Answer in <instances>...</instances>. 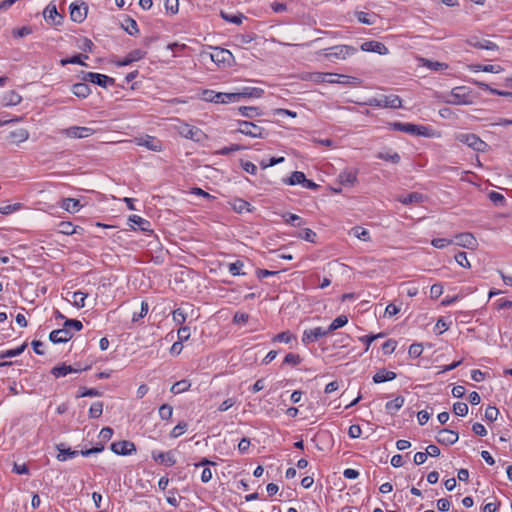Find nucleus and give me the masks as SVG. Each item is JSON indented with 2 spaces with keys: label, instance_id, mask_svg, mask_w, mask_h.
<instances>
[{
  "label": "nucleus",
  "instance_id": "3",
  "mask_svg": "<svg viewBox=\"0 0 512 512\" xmlns=\"http://www.w3.org/2000/svg\"><path fill=\"white\" fill-rule=\"evenodd\" d=\"M357 49L350 45H336L324 50V55L328 59L345 60L347 57L354 55Z\"/></svg>",
  "mask_w": 512,
  "mask_h": 512
},
{
  "label": "nucleus",
  "instance_id": "57",
  "mask_svg": "<svg viewBox=\"0 0 512 512\" xmlns=\"http://www.w3.org/2000/svg\"><path fill=\"white\" fill-rule=\"evenodd\" d=\"M126 32L130 35H136L139 33V28H138V24L137 22L132 19V18H128L126 20V26L124 27Z\"/></svg>",
  "mask_w": 512,
  "mask_h": 512
},
{
  "label": "nucleus",
  "instance_id": "11",
  "mask_svg": "<svg viewBox=\"0 0 512 512\" xmlns=\"http://www.w3.org/2000/svg\"><path fill=\"white\" fill-rule=\"evenodd\" d=\"M469 94L464 92V87H455L448 95L446 102L452 105H467L470 104Z\"/></svg>",
  "mask_w": 512,
  "mask_h": 512
},
{
  "label": "nucleus",
  "instance_id": "54",
  "mask_svg": "<svg viewBox=\"0 0 512 512\" xmlns=\"http://www.w3.org/2000/svg\"><path fill=\"white\" fill-rule=\"evenodd\" d=\"M172 316H173L174 322L178 325H182L187 319V314L181 308L175 309L172 312Z\"/></svg>",
  "mask_w": 512,
  "mask_h": 512
},
{
  "label": "nucleus",
  "instance_id": "62",
  "mask_svg": "<svg viewBox=\"0 0 512 512\" xmlns=\"http://www.w3.org/2000/svg\"><path fill=\"white\" fill-rule=\"evenodd\" d=\"M187 429L186 422H179L171 431L170 436L172 438H178L181 436Z\"/></svg>",
  "mask_w": 512,
  "mask_h": 512
},
{
  "label": "nucleus",
  "instance_id": "6",
  "mask_svg": "<svg viewBox=\"0 0 512 512\" xmlns=\"http://www.w3.org/2000/svg\"><path fill=\"white\" fill-rule=\"evenodd\" d=\"M203 99L216 104H228L237 102V96L234 93L215 92L213 90H204Z\"/></svg>",
  "mask_w": 512,
  "mask_h": 512
},
{
  "label": "nucleus",
  "instance_id": "18",
  "mask_svg": "<svg viewBox=\"0 0 512 512\" xmlns=\"http://www.w3.org/2000/svg\"><path fill=\"white\" fill-rule=\"evenodd\" d=\"M362 51L365 52H374L379 55H387L389 53V49L382 42L369 40L361 44L360 46Z\"/></svg>",
  "mask_w": 512,
  "mask_h": 512
},
{
  "label": "nucleus",
  "instance_id": "24",
  "mask_svg": "<svg viewBox=\"0 0 512 512\" xmlns=\"http://www.w3.org/2000/svg\"><path fill=\"white\" fill-rule=\"evenodd\" d=\"M86 368L84 369H81V368H74L73 366L71 365H67L65 363L59 365V366H55L51 369V374L53 376H55L56 378H60V377H64L66 375H68L69 373H77V372H80L82 370H85Z\"/></svg>",
  "mask_w": 512,
  "mask_h": 512
},
{
  "label": "nucleus",
  "instance_id": "51",
  "mask_svg": "<svg viewBox=\"0 0 512 512\" xmlns=\"http://www.w3.org/2000/svg\"><path fill=\"white\" fill-rule=\"evenodd\" d=\"M103 412V402L97 401L94 402L89 409V417L93 419H97L102 415Z\"/></svg>",
  "mask_w": 512,
  "mask_h": 512
},
{
  "label": "nucleus",
  "instance_id": "23",
  "mask_svg": "<svg viewBox=\"0 0 512 512\" xmlns=\"http://www.w3.org/2000/svg\"><path fill=\"white\" fill-rule=\"evenodd\" d=\"M263 94L264 90L258 87H244L242 91L234 93L237 96V102L241 98H260Z\"/></svg>",
  "mask_w": 512,
  "mask_h": 512
},
{
  "label": "nucleus",
  "instance_id": "16",
  "mask_svg": "<svg viewBox=\"0 0 512 512\" xmlns=\"http://www.w3.org/2000/svg\"><path fill=\"white\" fill-rule=\"evenodd\" d=\"M151 456L155 462L164 464L167 467H171L176 464V458L173 451L162 452L154 450L152 451Z\"/></svg>",
  "mask_w": 512,
  "mask_h": 512
},
{
  "label": "nucleus",
  "instance_id": "38",
  "mask_svg": "<svg viewBox=\"0 0 512 512\" xmlns=\"http://www.w3.org/2000/svg\"><path fill=\"white\" fill-rule=\"evenodd\" d=\"M220 16L225 21L236 24V25H240L242 23L243 19L245 18V16L242 13L231 14V13H227L225 11H221Z\"/></svg>",
  "mask_w": 512,
  "mask_h": 512
},
{
  "label": "nucleus",
  "instance_id": "22",
  "mask_svg": "<svg viewBox=\"0 0 512 512\" xmlns=\"http://www.w3.org/2000/svg\"><path fill=\"white\" fill-rule=\"evenodd\" d=\"M71 338V331L64 327L61 329L53 330L49 335L50 341L53 342L54 344L65 343L69 341Z\"/></svg>",
  "mask_w": 512,
  "mask_h": 512
},
{
  "label": "nucleus",
  "instance_id": "36",
  "mask_svg": "<svg viewBox=\"0 0 512 512\" xmlns=\"http://www.w3.org/2000/svg\"><path fill=\"white\" fill-rule=\"evenodd\" d=\"M232 208L237 213H243V212H251L252 207L251 204L243 199L237 198L234 199L232 202Z\"/></svg>",
  "mask_w": 512,
  "mask_h": 512
},
{
  "label": "nucleus",
  "instance_id": "2",
  "mask_svg": "<svg viewBox=\"0 0 512 512\" xmlns=\"http://www.w3.org/2000/svg\"><path fill=\"white\" fill-rule=\"evenodd\" d=\"M238 128L236 132L249 136L251 138L265 139L268 136V131L263 127L245 120L237 121Z\"/></svg>",
  "mask_w": 512,
  "mask_h": 512
},
{
  "label": "nucleus",
  "instance_id": "60",
  "mask_svg": "<svg viewBox=\"0 0 512 512\" xmlns=\"http://www.w3.org/2000/svg\"><path fill=\"white\" fill-rule=\"evenodd\" d=\"M454 258H455V261L457 262V264L460 265L461 267H463V268L471 267V264L467 259L466 252H458Z\"/></svg>",
  "mask_w": 512,
  "mask_h": 512
},
{
  "label": "nucleus",
  "instance_id": "55",
  "mask_svg": "<svg viewBox=\"0 0 512 512\" xmlns=\"http://www.w3.org/2000/svg\"><path fill=\"white\" fill-rule=\"evenodd\" d=\"M173 407L169 404H163L159 408V416L162 420H168L172 417Z\"/></svg>",
  "mask_w": 512,
  "mask_h": 512
},
{
  "label": "nucleus",
  "instance_id": "64",
  "mask_svg": "<svg viewBox=\"0 0 512 512\" xmlns=\"http://www.w3.org/2000/svg\"><path fill=\"white\" fill-rule=\"evenodd\" d=\"M499 415V410L495 406H488L485 410V419L488 421H496Z\"/></svg>",
  "mask_w": 512,
  "mask_h": 512
},
{
  "label": "nucleus",
  "instance_id": "59",
  "mask_svg": "<svg viewBox=\"0 0 512 512\" xmlns=\"http://www.w3.org/2000/svg\"><path fill=\"white\" fill-rule=\"evenodd\" d=\"M301 361H302V359H301L300 355L295 354V353H288L285 356L283 363L287 364V365L296 366V365L300 364Z\"/></svg>",
  "mask_w": 512,
  "mask_h": 512
},
{
  "label": "nucleus",
  "instance_id": "34",
  "mask_svg": "<svg viewBox=\"0 0 512 512\" xmlns=\"http://www.w3.org/2000/svg\"><path fill=\"white\" fill-rule=\"evenodd\" d=\"M238 112L246 118H254L263 115L260 108L254 106H241L238 108Z\"/></svg>",
  "mask_w": 512,
  "mask_h": 512
},
{
  "label": "nucleus",
  "instance_id": "50",
  "mask_svg": "<svg viewBox=\"0 0 512 512\" xmlns=\"http://www.w3.org/2000/svg\"><path fill=\"white\" fill-rule=\"evenodd\" d=\"M376 157L381 160L390 161L394 164L400 162V155L397 152L388 153V152H379Z\"/></svg>",
  "mask_w": 512,
  "mask_h": 512
},
{
  "label": "nucleus",
  "instance_id": "13",
  "mask_svg": "<svg viewBox=\"0 0 512 512\" xmlns=\"http://www.w3.org/2000/svg\"><path fill=\"white\" fill-rule=\"evenodd\" d=\"M111 450L121 456L131 455L136 452V446L128 440L118 441L111 444Z\"/></svg>",
  "mask_w": 512,
  "mask_h": 512
},
{
  "label": "nucleus",
  "instance_id": "33",
  "mask_svg": "<svg viewBox=\"0 0 512 512\" xmlns=\"http://www.w3.org/2000/svg\"><path fill=\"white\" fill-rule=\"evenodd\" d=\"M60 206L69 213H76L80 209V202L74 198H64Z\"/></svg>",
  "mask_w": 512,
  "mask_h": 512
},
{
  "label": "nucleus",
  "instance_id": "48",
  "mask_svg": "<svg viewBox=\"0 0 512 512\" xmlns=\"http://www.w3.org/2000/svg\"><path fill=\"white\" fill-rule=\"evenodd\" d=\"M348 322V318L345 315L336 317L328 327L329 333L335 331L338 328L345 326Z\"/></svg>",
  "mask_w": 512,
  "mask_h": 512
},
{
  "label": "nucleus",
  "instance_id": "53",
  "mask_svg": "<svg viewBox=\"0 0 512 512\" xmlns=\"http://www.w3.org/2000/svg\"><path fill=\"white\" fill-rule=\"evenodd\" d=\"M101 393L95 388L81 387L78 391L77 397H98Z\"/></svg>",
  "mask_w": 512,
  "mask_h": 512
},
{
  "label": "nucleus",
  "instance_id": "42",
  "mask_svg": "<svg viewBox=\"0 0 512 512\" xmlns=\"http://www.w3.org/2000/svg\"><path fill=\"white\" fill-rule=\"evenodd\" d=\"M44 16L47 21H51L54 24H58L59 22L56 21V18H60L61 16L57 11V8L55 5H48L44 11Z\"/></svg>",
  "mask_w": 512,
  "mask_h": 512
},
{
  "label": "nucleus",
  "instance_id": "5",
  "mask_svg": "<svg viewBox=\"0 0 512 512\" xmlns=\"http://www.w3.org/2000/svg\"><path fill=\"white\" fill-rule=\"evenodd\" d=\"M177 131L181 136L196 142H201L206 138L205 133L200 128L184 122L179 123Z\"/></svg>",
  "mask_w": 512,
  "mask_h": 512
},
{
  "label": "nucleus",
  "instance_id": "30",
  "mask_svg": "<svg viewBox=\"0 0 512 512\" xmlns=\"http://www.w3.org/2000/svg\"><path fill=\"white\" fill-rule=\"evenodd\" d=\"M9 140L13 143H21L29 138V132L25 128H19L11 131L8 136Z\"/></svg>",
  "mask_w": 512,
  "mask_h": 512
},
{
  "label": "nucleus",
  "instance_id": "21",
  "mask_svg": "<svg viewBox=\"0 0 512 512\" xmlns=\"http://www.w3.org/2000/svg\"><path fill=\"white\" fill-rule=\"evenodd\" d=\"M468 45L477 49H485L490 51L498 50V45L487 39H480L478 37H472L467 40Z\"/></svg>",
  "mask_w": 512,
  "mask_h": 512
},
{
  "label": "nucleus",
  "instance_id": "41",
  "mask_svg": "<svg viewBox=\"0 0 512 512\" xmlns=\"http://www.w3.org/2000/svg\"><path fill=\"white\" fill-rule=\"evenodd\" d=\"M283 219L286 224L291 225L293 227H300L304 224V221L301 217L292 213L283 214Z\"/></svg>",
  "mask_w": 512,
  "mask_h": 512
},
{
  "label": "nucleus",
  "instance_id": "20",
  "mask_svg": "<svg viewBox=\"0 0 512 512\" xmlns=\"http://www.w3.org/2000/svg\"><path fill=\"white\" fill-rule=\"evenodd\" d=\"M146 54V51L141 49L132 50L122 60L117 61L116 65L119 67L130 65L135 61L143 59Z\"/></svg>",
  "mask_w": 512,
  "mask_h": 512
},
{
  "label": "nucleus",
  "instance_id": "45",
  "mask_svg": "<svg viewBox=\"0 0 512 512\" xmlns=\"http://www.w3.org/2000/svg\"><path fill=\"white\" fill-rule=\"evenodd\" d=\"M351 233L357 237L358 239L362 240V241H370L371 240V236H370V232L363 228V227H360V226H356V227H353L351 229Z\"/></svg>",
  "mask_w": 512,
  "mask_h": 512
},
{
  "label": "nucleus",
  "instance_id": "61",
  "mask_svg": "<svg viewBox=\"0 0 512 512\" xmlns=\"http://www.w3.org/2000/svg\"><path fill=\"white\" fill-rule=\"evenodd\" d=\"M63 327L68 330L74 329L76 331H80L83 328V324L81 321L76 319H66Z\"/></svg>",
  "mask_w": 512,
  "mask_h": 512
},
{
  "label": "nucleus",
  "instance_id": "17",
  "mask_svg": "<svg viewBox=\"0 0 512 512\" xmlns=\"http://www.w3.org/2000/svg\"><path fill=\"white\" fill-rule=\"evenodd\" d=\"M88 7L85 3L77 4L72 3L70 5V17L71 20L77 23H81L86 19Z\"/></svg>",
  "mask_w": 512,
  "mask_h": 512
},
{
  "label": "nucleus",
  "instance_id": "15",
  "mask_svg": "<svg viewBox=\"0 0 512 512\" xmlns=\"http://www.w3.org/2000/svg\"><path fill=\"white\" fill-rule=\"evenodd\" d=\"M134 141L138 146L146 147L147 149H149L151 151L159 152L162 150V142L160 140H158L157 138L150 136V135L137 137V138H135Z\"/></svg>",
  "mask_w": 512,
  "mask_h": 512
},
{
  "label": "nucleus",
  "instance_id": "1",
  "mask_svg": "<svg viewBox=\"0 0 512 512\" xmlns=\"http://www.w3.org/2000/svg\"><path fill=\"white\" fill-rule=\"evenodd\" d=\"M56 449L59 452L56 457L57 460L63 462L68 459L75 458L79 454H81L82 456H90L92 454L99 453V452L103 451L104 446L100 445V446L93 447L90 449L78 451V450H72L71 448H65V445L63 443H60V444L56 445Z\"/></svg>",
  "mask_w": 512,
  "mask_h": 512
},
{
  "label": "nucleus",
  "instance_id": "14",
  "mask_svg": "<svg viewBox=\"0 0 512 512\" xmlns=\"http://www.w3.org/2000/svg\"><path fill=\"white\" fill-rule=\"evenodd\" d=\"M94 133V130L89 127L72 126L62 130V134L68 138H87Z\"/></svg>",
  "mask_w": 512,
  "mask_h": 512
},
{
  "label": "nucleus",
  "instance_id": "47",
  "mask_svg": "<svg viewBox=\"0 0 512 512\" xmlns=\"http://www.w3.org/2000/svg\"><path fill=\"white\" fill-rule=\"evenodd\" d=\"M421 61H422V66H424L428 69L434 70V71L443 70L448 67L447 64L441 63L438 61H431L428 59H421Z\"/></svg>",
  "mask_w": 512,
  "mask_h": 512
},
{
  "label": "nucleus",
  "instance_id": "40",
  "mask_svg": "<svg viewBox=\"0 0 512 512\" xmlns=\"http://www.w3.org/2000/svg\"><path fill=\"white\" fill-rule=\"evenodd\" d=\"M87 298V294L82 291H76L71 293V302L78 308H83L85 306V300Z\"/></svg>",
  "mask_w": 512,
  "mask_h": 512
},
{
  "label": "nucleus",
  "instance_id": "31",
  "mask_svg": "<svg viewBox=\"0 0 512 512\" xmlns=\"http://www.w3.org/2000/svg\"><path fill=\"white\" fill-rule=\"evenodd\" d=\"M22 101V97L15 91L7 92L2 99V105L5 107L16 106Z\"/></svg>",
  "mask_w": 512,
  "mask_h": 512
},
{
  "label": "nucleus",
  "instance_id": "7",
  "mask_svg": "<svg viewBox=\"0 0 512 512\" xmlns=\"http://www.w3.org/2000/svg\"><path fill=\"white\" fill-rule=\"evenodd\" d=\"M211 49L212 51L209 53V57L217 66L225 67L231 65L234 57L229 50L221 47H212Z\"/></svg>",
  "mask_w": 512,
  "mask_h": 512
},
{
  "label": "nucleus",
  "instance_id": "32",
  "mask_svg": "<svg viewBox=\"0 0 512 512\" xmlns=\"http://www.w3.org/2000/svg\"><path fill=\"white\" fill-rule=\"evenodd\" d=\"M424 200V195L418 192H412L405 196L398 197V201L404 205H409L413 203H421Z\"/></svg>",
  "mask_w": 512,
  "mask_h": 512
},
{
  "label": "nucleus",
  "instance_id": "28",
  "mask_svg": "<svg viewBox=\"0 0 512 512\" xmlns=\"http://www.w3.org/2000/svg\"><path fill=\"white\" fill-rule=\"evenodd\" d=\"M397 377L396 373L393 371H388L386 369H380L373 376V382L376 384L392 381Z\"/></svg>",
  "mask_w": 512,
  "mask_h": 512
},
{
  "label": "nucleus",
  "instance_id": "63",
  "mask_svg": "<svg viewBox=\"0 0 512 512\" xmlns=\"http://www.w3.org/2000/svg\"><path fill=\"white\" fill-rule=\"evenodd\" d=\"M423 353V346L419 343H413L410 345L408 354L412 358H418Z\"/></svg>",
  "mask_w": 512,
  "mask_h": 512
},
{
  "label": "nucleus",
  "instance_id": "25",
  "mask_svg": "<svg viewBox=\"0 0 512 512\" xmlns=\"http://www.w3.org/2000/svg\"><path fill=\"white\" fill-rule=\"evenodd\" d=\"M455 240L457 245L465 248L473 249L476 246V239L469 232L456 235Z\"/></svg>",
  "mask_w": 512,
  "mask_h": 512
},
{
  "label": "nucleus",
  "instance_id": "44",
  "mask_svg": "<svg viewBox=\"0 0 512 512\" xmlns=\"http://www.w3.org/2000/svg\"><path fill=\"white\" fill-rule=\"evenodd\" d=\"M78 226L73 225L71 222L62 221L58 224V230L65 235H72L77 233Z\"/></svg>",
  "mask_w": 512,
  "mask_h": 512
},
{
  "label": "nucleus",
  "instance_id": "58",
  "mask_svg": "<svg viewBox=\"0 0 512 512\" xmlns=\"http://www.w3.org/2000/svg\"><path fill=\"white\" fill-rule=\"evenodd\" d=\"M243 266H244L243 261L237 260L236 262L229 264L228 270L233 276L244 275L245 273L240 272V270L243 268Z\"/></svg>",
  "mask_w": 512,
  "mask_h": 512
},
{
  "label": "nucleus",
  "instance_id": "46",
  "mask_svg": "<svg viewBox=\"0 0 512 512\" xmlns=\"http://www.w3.org/2000/svg\"><path fill=\"white\" fill-rule=\"evenodd\" d=\"M26 347H27V344L24 343L17 348L3 351L0 353V359L16 357V356L22 354L24 352V350L26 349Z\"/></svg>",
  "mask_w": 512,
  "mask_h": 512
},
{
  "label": "nucleus",
  "instance_id": "10",
  "mask_svg": "<svg viewBox=\"0 0 512 512\" xmlns=\"http://www.w3.org/2000/svg\"><path fill=\"white\" fill-rule=\"evenodd\" d=\"M390 126L395 131L405 132L411 135H426L427 128L421 125H415L411 123L393 122Z\"/></svg>",
  "mask_w": 512,
  "mask_h": 512
},
{
  "label": "nucleus",
  "instance_id": "4",
  "mask_svg": "<svg viewBox=\"0 0 512 512\" xmlns=\"http://www.w3.org/2000/svg\"><path fill=\"white\" fill-rule=\"evenodd\" d=\"M368 105L379 108L397 109L402 106V100L397 95H381L378 98L370 99Z\"/></svg>",
  "mask_w": 512,
  "mask_h": 512
},
{
  "label": "nucleus",
  "instance_id": "27",
  "mask_svg": "<svg viewBox=\"0 0 512 512\" xmlns=\"http://www.w3.org/2000/svg\"><path fill=\"white\" fill-rule=\"evenodd\" d=\"M339 181L344 186H353L357 182V171L344 170L339 174Z\"/></svg>",
  "mask_w": 512,
  "mask_h": 512
},
{
  "label": "nucleus",
  "instance_id": "26",
  "mask_svg": "<svg viewBox=\"0 0 512 512\" xmlns=\"http://www.w3.org/2000/svg\"><path fill=\"white\" fill-rule=\"evenodd\" d=\"M334 76H336V74L315 72V73L310 74L309 80H311L315 83H323V82L339 83L340 81L338 79H335Z\"/></svg>",
  "mask_w": 512,
  "mask_h": 512
},
{
  "label": "nucleus",
  "instance_id": "9",
  "mask_svg": "<svg viewBox=\"0 0 512 512\" xmlns=\"http://www.w3.org/2000/svg\"><path fill=\"white\" fill-rule=\"evenodd\" d=\"M457 139L477 152H484L488 146L486 142L473 133L460 134Z\"/></svg>",
  "mask_w": 512,
  "mask_h": 512
},
{
  "label": "nucleus",
  "instance_id": "12",
  "mask_svg": "<svg viewBox=\"0 0 512 512\" xmlns=\"http://www.w3.org/2000/svg\"><path fill=\"white\" fill-rule=\"evenodd\" d=\"M329 333L328 328L316 327L308 329L303 332L302 342L306 345L318 341L320 338L327 336Z\"/></svg>",
  "mask_w": 512,
  "mask_h": 512
},
{
  "label": "nucleus",
  "instance_id": "35",
  "mask_svg": "<svg viewBox=\"0 0 512 512\" xmlns=\"http://www.w3.org/2000/svg\"><path fill=\"white\" fill-rule=\"evenodd\" d=\"M470 69L474 72L483 71V72H489V73H500L503 71V68L500 65H491V64H488V65L476 64V65H472L470 67Z\"/></svg>",
  "mask_w": 512,
  "mask_h": 512
},
{
  "label": "nucleus",
  "instance_id": "52",
  "mask_svg": "<svg viewBox=\"0 0 512 512\" xmlns=\"http://www.w3.org/2000/svg\"><path fill=\"white\" fill-rule=\"evenodd\" d=\"M488 198L491 202H493L496 206H504L506 203L505 197L496 191H491L488 194Z\"/></svg>",
  "mask_w": 512,
  "mask_h": 512
},
{
  "label": "nucleus",
  "instance_id": "8",
  "mask_svg": "<svg viewBox=\"0 0 512 512\" xmlns=\"http://www.w3.org/2000/svg\"><path fill=\"white\" fill-rule=\"evenodd\" d=\"M81 80L96 84L100 87L106 88L108 85H114L115 79L104 74L95 72H81Z\"/></svg>",
  "mask_w": 512,
  "mask_h": 512
},
{
  "label": "nucleus",
  "instance_id": "19",
  "mask_svg": "<svg viewBox=\"0 0 512 512\" xmlns=\"http://www.w3.org/2000/svg\"><path fill=\"white\" fill-rule=\"evenodd\" d=\"M459 435L450 429H440L437 434V441L442 445H452L457 442Z\"/></svg>",
  "mask_w": 512,
  "mask_h": 512
},
{
  "label": "nucleus",
  "instance_id": "43",
  "mask_svg": "<svg viewBox=\"0 0 512 512\" xmlns=\"http://www.w3.org/2000/svg\"><path fill=\"white\" fill-rule=\"evenodd\" d=\"M190 387H191L190 381L183 379V380H180V381L174 383L173 386L171 387L170 391L173 394H179V393H183V392L189 390Z\"/></svg>",
  "mask_w": 512,
  "mask_h": 512
},
{
  "label": "nucleus",
  "instance_id": "49",
  "mask_svg": "<svg viewBox=\"0 0 512 512\" xmlns=\"http://www.w3.org/2000/svg\"><path fill=\"white\" fill-rule=\"evenodd\" d=\"M83 59H88V56L87 55L78 54V55H74V56H72L70 58L62 59L60 63H61L62 66H65L67 64L86 65L84 63Z\"/></svg>",
  "mask_w": 512,
  "mask_h": 512
},
{
  "label": "nucleus",
  "instance_id": "39",
  "mask_svg": "<svg viewBox=\"0 0 512 512\" xmlns=\"http://www.w3.org/2000/svg\"><path fill=\"white\" fill-rule=\"evenodd\" d=\"M306 181V176L303 172L300 171H294L291 176L284 180V182L288 185H297L302 184Z\"/></svg>",
  "mask_w": 512,
  "mask_h": 512
},
{
  "label": "nucleus",
  "instance_id": "29",
  "mask_svg": "<svg viewBox=\"0 0 512 512\" xmlns=\"http://www.w3.org/2000/svg\"><path fill=\"white\" fill-rule=\"evenodd\" d=\"M72 93L79 98H87L91 94V89L85 81L76 83L72 86Z\"/></svg>",
  "mask_w": 512,
  "mask_h": 512
},
{
  "label": "nucleus",
  "instance_id": "56",
  "mask_svg": "<svg viewBox=\"0 0 512 512\" xmlns=\"http://www.w3.org/2000/svg\"><path fill=\"white\" fill-rule=\"evenodd\" d=\"M453 412L457 416H466L468 413V405L464 402H456L453 404Z\"/></svg>",
  "mask_w": 512,
  "mask_h": 512
},
{
  "label": "nucleus",
  "instance_id": "37",
  "mask_svg": "<svg viewBox=\"0 0 512 512\" xmlns=\"http://www.w3.org/2000/svg\"><path fill=\"white\" fill-rule=\"evenodd\" d=\"M404 402V397L397 396L395 399L388 401L385 405V408L389 413H394L402 408Z\"/></svg>",
  "mask_w": 512,
  "mask_h": 512
}]
</instances>
